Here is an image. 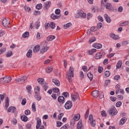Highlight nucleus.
<instances>
[{"label": "nucleus", "instance_id": "nucleus-50", "mask_svg": "<svg viewBox=\"0 0 129 129\" xmlns=\"http://www.w3.org/2000/svg\"><path fill=\"white\" fill-rule=\"evenodd\" d=\"M12 55H13V51H10L7 52L6 56L8 57H10L11 56H12Z\"/></svg>", "mask_w": 129, "mask_h": 129}, {"label": "nucleus", "instance_id": "nucleus-8", "mask_svg": "<svg viewBox=\"0 0 129 129\" xmlns=\"http://www.w3.org/2000/svg\"><path fill=\"white\" fill-rule=\"evenodd\" d=\"M64 107L66 109H70L72 107V102L70 100L68 101L64 105Z\"/></svg>", "mask_w": 129, "mask_h": 129}, {"label": "nucleus", "instance_id": "nucleus-25", "mask_svg": "<svg viewBox=\"0 0 129 129\" xmlns=\"http://www.w3.org/2000/svg\"><path fill=\"white\" fill-rule=\"evenodd\" d=\"M73 117L74 118V120H79L80 119V114H73Z\"/></svg>", "mask_w": 129, "mask_h": 129}, {"label": "nucleus", "instance_id": "nucleus-27", "mask_svg": "<svg viewBox=\"0 0 129 129\" xmlns=\"http://www.w3.org/2000/svg\"><path fill=\"white\" fill-rule=\"evenodd\" d=\"M26 89L27 90L28 93H29V94H32V86L30 85L27 86Z\"/></svg>", "mask_w": 129, "mask_h": 129}, {"label": "nucleus", "instance_id": "nucleus-14", "mask_svg": "<svg viewBox=\"0 0 129 129\" xmlns=\"http://www.w3.org/2000/svg\"><path fill=\"white\" fill-rule=\"evenodd\" d=\"M57 100L59 103H61L62 104L65 103V98L62 96H59L57 98Z\"/></svg>", "mask_w": 129, "mask_h": 129}, {"label": "nucleus", "instance_id": "nucleus-3", "mask_svg": "<svg viewBox=\"0 0 129 129\" xmlns=\"http://www.w3.org/2000/svg\"><path fill=\"white\" fill-rule=\"evenodd\" d=\"M12 81V77H4L0 79V84H6Z\"/></svg>", "mask_w": 129, "mask_h": 129}, {"label": "nucleus", "instance_id": "nucleus-44", "mask_svg": "<svg viewBox=\"0 0 129 129\" xmlns=\"http://www.w3.org/2000/svg\"><path fill=\"white\" fill-rule=\"evenodd\" d=\"M88 115H89V109H87L86 114H85V119H87L88 118Z\"/></svg>", "mask_w": 129, "mask_h": 129}, {"label": "nucleus", "instance_id": "nucleus-59", "mask_svg": "<svg viewBox=\"0 0 129 129\" xmlns=\"http://www.w3.org/2000/svg\"><path fill=\"white\" fill-rule=\"evenodd\" d=\"M98 21H99V22H103V18L102 17H101V16H99L98 17Z\"/></svg>", "mask_w": 129, "mask_h": 129}, {"label": "nucleus", "instance_id": "nucleus-2", "mask_svg": "<svg viewBox=\"0 0 129 129\" xmlns=\"http://www.w3.org/2000/svg\"><path fill=\"white\" fill-rule=\"evenodd\" d=\"M48 45V41H44L42 43L41 45L43 46L42 48L40 50V54H44L45 52H47L49 49V46H47Z\"/></svg>", "mask_w": 129, "mask_h": 129}, {"label": "nucleus", "instance_id": "nucleus-26", "mask_svg": "<svg viewBox=\"0 0 129 129\" xmlns=\"http://www.w3.org/2000/svg\"><path fill=\"white\" fill-rule=\"evenodd\" d=\"M50 17H51V18L52 19V20H56V19H60V17H61V16L60 15L57 16L54 14H52Z\"/></svg>", "mask_w": 129, "mask_h": 129}, {"label": "nucleus", "instance_id": "nucleus-18", "mask_svg": "<svg viewBox=\"0 0 129 129\" xmlns=\"http://www.w3.org/2000/svg\"><path fill=\"white\" fill-rule=\"evenodd\" d=\"M93 47L96 48V49H101L102 48V44L100 43H94L93 45Z\"/></svg>", "mask_w": 129, "mask_h": 129}, {"label": "nucleus", "instance_id": "nucleus-1", "mask_svg": "<svg viewBox=\"0 0 129 129\" xmlns=\"http://www.w3.org/2000/svg\"><path fill=\"white\" fill-rule=\"evenodd\" d=\"M66 77L67 79L68 80L69 82L71 83V82H72L71 78L74 77V70H73V67H70L69 72L67 73Z\"/></svg>", "mask_w": 129, "mask_h": 129}, {"label": "nucleus", "instance_id": "nucleus-36", "mask_svg": "<svg viewBox=\"0 0 129 129\" xmlns=\"http://www.w3.org/2000/svg\"><path fill=\"white\" fill-rule=\"evenodd\" d=\"M128 25V21H124L119 24L120 27H123L124 26H127Z\"/></svg>", "mask_w": 129, "mask_h": 129}, {"label": "nucleus", "instance_id": "nucleus-30", "mask_svg": "<svg viewBox=\"0 0 129 129\" xmlns=\"http://www.w3.org/2000/svg\"><path fill=\"white\" fill-rule=\"evenodd\" d=\"M122 61L121 60H118L116 64V69H119L121 67Z\"/></svg>", "mask_w": 129, "mask_h": 129}, {"label": "nucleus", "instance_id": "nucleus-16", "mask_svg": "<svg viewBox=\"0 0 129 129\" xmlns=\"http://www.w3.org/2000/svg\"><path fill=\"white\" fill-rule=\"evenodd\" d=\"M40 49H41V46H40V45H36L33 48V52L37 53V52H39V51H40Z\"/></svg>", "mask_w": 129, "mask_h": 129}, {"label": "nucleus", "instance_id": "nucleus-33", "mask_svg": "<svg viewBox=\"0 0 129 129\" xmlns=\"http://www.w3.org/2000/svg\"><path fill=\"white\" fill-rule=\"evenodd\" d=\"M87 77H88L89 79H90V81H92V79H93V75H92L91 72H89L87 74Z\"/></svg>", "mask_w": 129, "mask_h": 129}, {"label": "nucleus", "instance_id": "nucleus-29", "mask_svg": "<svg viewBox=\"0 0 129 129\" xmlns=\"http://www.w3.org/2000/svg\"><path fill=\"white\" fill-rule=\"evenodd\" d=\"M111 7H112L111 4L109 3L105 5V8H106V10H111Z\"/></svg>", "mask_w": 129, "mask_h": 129}, {"label": "nucleus", "instance_id": "nucleus-55", "mask_svg": "<svg viewBox=\"0 0 129 129\" xmlns=\"http://www.w3.org/2000/svg\"><path fill=\"white\" fill-rule=\"evenodd\" d=\"M25 114H26V115H29L31 114V111L29 109L26 110L25 111Z\"/></svg>", "mask_w": 129, "mask_h": 129}, {"label": "nucleus", "instance_id": "nucleus-17", "mask_svg": "<svg viewBox=\"0 0 129 129\" xmlns=\"http://www.w3.org/2000/svg\"><path fill=\"white\" fill-rule=\"evenodd\" d=\"M92 95L95 98H97L99 96V92L98 91H94L92 93Z\"/></svg>", "mask_w": 129, "mask_h": 129}, {"label": "nucleus", "instance_id": "nucleus-10", "mask_svg": "<svg viewBox=\"0 0 129 129\" xmlns=\"http://www.w3.org/2000/svg\"><path fill=\"white\" fill-rule=\"evenodd\" d=\"M27 78L26 76L16 79V82H21V83H22V82H25L26 80H27Z\"/></svg>", "mask_w": 129, "mask_h": 129}, {"label": "nucleus", "instance_id": "nucleus-12", "mask_svg": "<svg viewBox=\"0 0 129 129\" xmlns=\"http://www.w3.org/2000/svg\"><path fill=\"white\" fill-rule=\"evenodd\" d=\"M109 37L113 40H118V39H119V36H118L117 35H115L113 33H110Z\"/></svg>", "mask_w": 129, "mask_h": 129}, {"label": "nucleus", "instance_id": "nucleus-60", "mask_svg": "<svg viewBox=\"0 0 129 129\" xmlns=\"http://www.w3.org/2000/svg\"><path fill=\"white\" fill-rule=\"evenodd\" d=\"M119 79H120V76L119 75H116L114 77V80H118Z\"/></svg>", "mask_w": 129, "mask_h": 129}, {"label": "nucleus", "instance_id": "nucleus-19", "mask_svg": "<svg viewBox=\"0 0 129 129\" xmlns=\"http://www.w3.org/2000/svg\"><path fill=\"white\" fill-rule=\"evenodd\" d=\"M52 82L56 86H60V81H59V80H58V79H57L56 78L53 79Z\"/></svg>", "mask_w": 129, "mask_h": 129}, {"label": "nucleus", "instance_id": "nucleus-15", "mask_svg": "<svg viewBox=\"0 0 129 129\" xmlns=\"http://www.w3.org/2000/svg\"><path fill=\"white\" fill-rule=\"evenodd\" d=\"M16 110H17V108L14 106H10L8 109V112H12L13 113H14V112H16Z\"/></svg>", "mask_w": 129, "mask_h": 129}, {"label": "nucleus", "instance_id": "nucleus-38", "mask_svg": "<svg viewBox=\"0 0 129 129\" xmlns=\"http://www.w3.org/2000/svg\"><path fill=\"white\" fill-rule=\"evenodd\" d=\"M35 98L37 99V100H38V101H40V100L42 99V97L40 96L39 94H35Z\"/></svg>", "mask_w": 129, "mask_h": 129}, {"label": "nucleus", "instance_id": "nucleus-31", "mask_svg": "<svg viewBox=\"0 0 129 129\" xmlns=\"http://www.w3.org/2000/svg\"><path fill=\"white\" fill-rule=\"evenodd\" d=\"M21 119L22 121H28V117L25 115H23L21 116Z\"/></svg>", "mask_w": 129, "mask_h": 129}, {"label": "nucleus", "instance_id": "nucleus-5", "mask_svg": "<svg viewBox=\"0 0 129 129\" xmlns=\"http://www.w3.org/2000/svg\"><path fill=\"white\" fill-rule=\"evenodd\" d=\"M108 113L110 116H113V115H116L117 114V110H116L115 107H112L108 111Z\"/></svg>", "mask_w": 129, "mask_h": 129}, {"label": "nucleus", "instance_id": "nucleus-56", "mask_svg": "<svg viewBox=\"0 0 129 129\" xmlns=\"http://www.w3.org/2000/svg\"><path fill=\"white\" fill-rule=\"evenodd\" d=\"M26 103H27V101L26 100V98L23 99L21 102L22 105H26Z\"/></svg>", "mask_w": 129, "mask_h": 129}, {"label": "nucleus", "instance_id": "nucleus-4", "mask_svg": "<svg viewBox=\"0 0 129 129\" xmlns=\"http://www.w3.org/2000/svg\"><path fill=\"white\" fill-rule=\"evenodd\" d=\"M75 17L76 19H79L80 17H81L82 19H85V18H86V14H85L83 11L79 10H78L77 14L75 15Z\"/></svg>", "mask_w": 129, "mask_h": 129}, {"label": "nucleus", "instance_id": "nucleus-28", "mask_svg": "<svg viewBox=\"0 0 129 129\" xmlns=\"http://www.w3.org/2000/svg\"><path fill=\"white\" fill-rule=\"evenodd\" d=\"M108 2V0H102L101 2V6L102 8H105V5H106V2Z\"/></svg>", "mask_w": 129, "mask_h": 129}, {"label": "nucleus", "instance_id": "nucleus-45", "mask_svg": "<svg viewBox=\"0 0 129 129\" xmlns=\"http://www.w3.org/2000/svg\"><path fill=\"white\" fill-rule=\"evenodd\" d=\"M29 32H26L23 34V38H27L29 37Z\"/></svg>", "mask_w": 129, "mask_h": 129}, {"label": "nucleus", "instance_id": "nucleus-13", "mask_svg": "<svg viewBox=\"0 0 129 129\" xmlns=\"http://www.w3.org/2000/svg\"><path fill=\"white\" fill-rule=\"evenodd\" d=\"M126 120H127V118H126V117H122L119 122V125H123L124 124V123L126 122Z\"/></svg>", "mask_w": 129, "mask_h": 129}, {"label": "nucleus", "instance_id": "nucleus-21", "mask_svg": "<svg viewBox=\"0 0 129 129\" xmlns=\"http://www.w3.org/2000/svg\"><path fill=\"white\" fill-rule=\"evenodd\" d=\"M83 127L82 126V120H80L79 121L77 126V129H83Z\"/></svg>", "mask_w": 129, "mask_h": 129}, {"label": "nucleus", "instance_id": "nucleus-6", "mask_svg": "<svg viewBox=\"0 0 129 129\" xmlns=\"http://www.w3.org/2000/svg\"><path fill=\"white\" fill-rule=\"evenodd\" d=\"M42 121H41V119L40 118H37V122H36V129H45V127L44 125H41Z\"/></svg>", "mask_w": 129, "mask_h": 129}, {"label": "nucleus", "instance_id": "nucleus-51", "mask_svg": "<svg viewBox=\"0 0 129 129\" xmlns=\"http://www.w3.org/2000/svg\"><path fill=\"white\" fill-rule=\"evenodd\" d=\"M121 104H122L121 102V101H119V102H117L116 103L115 105H116V107H120V106H121Z\"/></svg>", "mask_w": 129, "mask_h": 129}, {"label": "nucleus", "instance_id": "nucleus-7", "mask_svg": "<svg viewBox=\"0 0 129 129\" xmlns=\"http://www.w3.org/2000/svg\"><path fill=\"white\" fill-rule=\"evenodd\" d=\"M104 55H105V52L101 51L96 53L95 55V57L96 59H100L102 57V56H104Z\"/></svg>", "mask_w": 129, "mask_h": 129}, {"label": "nucleus", "instance_id": "nucleus-22", "mask_svg": "<svg viewBox=\"0 0 129 129\" xmlns=\"http://www.w3.org/2000/svg\"><path fill=\"white\" fill-rule=\"evenodd\" d=\"M32 55H33V50L29 49L26 54L27 57H28V58H32Z\"/></svg>", "mask_w": 129, "mask_h": 129}, {"label": "nucleus", "instance_id": "nucleus-54", "mask_svg": "<svg viewBox=\"0 0 129 129\" xmlns=\"http://www.w3.org/2000/svg\"><path fill=\"white\" fill-rule=\"evenodd\" d=\"M62 124H63V123H62V122H61L60 121H57L56 123V126L57 127H59L61 126L62 125Z\"/></svg>", "mask_w": 129, "mask_h": 129}, {"label": "nucleus", "instance_id": "nucleus-49", "mask_svg": "<svg viewBox=\"0 0 129 129\" xmlns=\"http://www.w3.org/2000/svg\"><path fill=\"white\" fill-rule=\"evenodd\" d=\"M24 9L26 11V12H28V13L31 12V8L28 7L27 6H25Z\"/></svg>", "mask_w": 129, "mask_h": 129}, {"label": "nucleus", "instance_id": "nucleus-23", "mask_svg": "<svg viewBox=\"0 0 129 129\" xmlns=\"http://www.w3.org/2000/svg\"><path fill=\"white\" fill-rule=\"evenodd\" d=\"M9 105H10V100L9 99V97H7L6 98V100H5V108H8Z\"/></svg>", "mask_w": 129, "mask_h": 129}, {"label": "nucleus", "instance_id": "nucleus-48", "mask_svg": "<svg viewBox=\"0 0 129 129\" xmlns=\"http://www.w3.org/2000/svg\"><path fill=\"white\" fill-rule=\"evenodd\" d=\"M105 75L106 77H109L110 76V72L109 71H106L105 72Z\"/></svg>", "mask_w": 129, "mask_h": 129}, {"label": "nucleus", "instance_id": "nucleus-41", "mask_svg": "<svg viewBox=\"0 0 129 129\" xmlns=\"http://www.w3.org/2000/svg\"><path fill=\"white\" fill-rule=\"evenodd\" d=\"M72 100L74 101V102H75L76 100H77V97L75 96V95L72 94L71 95Z\"/></svg>", "mask_w": 129, "mask_h": 129}, {"label": "nucleus", "instance_id": "nucleus-37", "mask_svg": "<svg viewBox=\"0 0 129 129\" xmlns=\"http://www.w3.org/2000/svg\"><path fill=\"white\" fill-rule=\"evenodd\" d=\"M56 27V25L54 23V22H50L49 23V28L51 29H55Z\"/></svg>", "mask_w": 129, "mask_h": 129}, {"label": "nucleus", "instance_id": "nucleus-20", "mask_svg": "<svg viewBox=\"0 0 129 129\" xmlns=\"http://www.w3.org/2000/svg\"><path fill=\"white\" fill-rule=\"evenodd\" d=\"M104 18H105L106 22H107V23H110V22H111V19H110V17H109V16H108L107 14H104Z\"/></svg>", "mask_w": 129, "mask_h": 129}, {"label": "nucleus", "instance_id": "nucleus-64", "mask_svg": "<svg viewBox=\"0 0 129 129\" xmlns=\"http://www.w3.org/2000/svg\"><path fill=\"white\" fill-rule=\"evenodd\" d=\"M101 114L102 116H106V112H105V111H102L101 112Z\"/></svg>", "mask_w": 129, "mask_h": 129}, {"label": "nucleus", "instance_id": "nucleus-35", "mask_svg": "<svg viewBox=\"0 0 129 129\" xmlns=\"http://www.w3.org/2000/svg\"><path fill=\"white\" fill-rule=\"evenodd\" d=\"M40 87L37 86L36 87H35L34 88V92H35V94L39 93V92H40Z\"/></svg>", "mask_w": 129, "mask_h": 129}, {"label": "nucleus", "instance_id": "nucleus-40", "mask_svg": "<svg viewBox=\"0 0 129 129\" xmlns=\"http://www.w3.org/2000/svg\"><path fill=\"white\" fill-rule=\"evenodd\" d=\"M42 8H43V5H42L41 4H37V5L36 6V10H41V9H42Z\"/></svg>", "mask_w": 129, "mask_h": 129}, {"label": "nucleus", "instance_id": "nucleus-47", "mask_svg": "<svg viewBox=\"0 0 129 129\" xmlns=\"http://www.w3.org/2000/svg\"><path fill=\"white\" fill-rule=\"evenodd\" d=\"M69 127V124H66L63 126H62L60 129H68Z\"/></svg>", "mask_w": 129, "mask_h": 129}, {"label": "nucleus", "instance_id": "nucleus-58", "mask_svg": "<svg viewBox=\"0 0 129 129\" xmlns=\"http://www.w3.org/2000/svg\"><path fill=\"white\" fill-rule=\"evenodd\" d=\"M60 12H61V10H60L59 9H57L55 11V14L56 15H60Z\"/></svg>", "mask_w": 129, "mask_h": 129}, {"label": "nucleus", "instance_id": "nucleus-34", "mask_svg": "<svg viewBox=\"0 0 129 129\" xmlns=\"http://www.w3.org/2000/svg\"><path fill=\"white\" fill-rule=\"evenodd\" d=\"M46 73H51L53 71V68L52 67H49L46 69Z\"/></svg>", "mask_w": 129, "mask_h": 129}, {"label": "nucleus", "instance_id": "nucleus-32", "mask_svg": "<svg viewBox=\"0 0 129 129\" xmlns=\"http://www.w3.org/2000/svg\"><path fill=\"white\" fill-rule=\"evenodd\" d=\"M37 81L39 84L43 85V84H44V81H45V80L43 78H39L37 79Z\"/></svg>", "mask_w": 129, "mask_h": 129}, {"label": "nucleus", "instance_id": "nucleus-42", "mask_svg": "<svg viewBox=\"0 0 129 129\" xmlns=\"http://www.w3.org/2000/svg\"><path fill=\"white\" fill-rule=\"evenodd\" d=\"M72 26V24L71 23H69L64 25V29H68V28L71 27Z\"/></svg>", "mask_w": 129, "mask_h": 129}, {"label": "nucleus", "instance_id": "nucleus-39", "mask_svg": "<svg viewBox=\"0 0 129 129\" xmlns=\"http://www.w3.org/2000/svg\"><path fill=\"white\" fill-rule=\"evenodd\" d=\"M32 109L33 111H37V109H36V103L33 102L32 105Z\"/></svg>", "mask_w": 129, "mask_h": 129}, {"label": "nucleus", "instance_id": "nucleus-62", "mask_svg": "<svg viewBox=\"0 0 129 129\" xmlns=\"http://www.w3.org/2000/svg\"><path fill=\"white\" fill-rule=\"evenodd\" d=\"M41 12L40 11H35L34 13V16H39V15H40Z\"/></svg>", "mask_w": 129, "mask_h": 129}, {"label": "nucleus", "instance_id": "nucleus-43", "mask_svg": "<svg viewBox=\"0 0 129 129\" xmlns=\"http://www.w3.org/2000/svg\"><path fill=\"white\" fill-rule=\"evenodd\" d=\"M98 71L99 73H102L103 72V68L100 66H99L98 68Z\"/></svg>", "mask_w": 129, "mask_h": 129}, {"label": "nucleus", "instance_id": "nucleus-61", "mask_svg": "<svg viewBox=\"0 0 129 129\" xmlns=\"http://www.w3.org/2000/svg\"><path fill=\"white\" fill-rule=\"evenodd\" d=\"M91 125H92V126H95V125H96V124H95V120H92V121H91Z\"/></svg>", "mask_w": 129, "mask_h": 129}, {"label": "nucleus", "instance_id": "nucleus-24", "mask_svg": "<svg viewBox=\"0 0 129 129\" xmlns=\"http://www.w3.org/2000/svg\"><path fill=\"white\" fill-rule=\"evenodd\" d=\"M55 38H56V37H55V36L49 35V36L47 37V40H45V41H47L48 43V41H52V40H55Z\"/></svg>", "mask_w": 129, "mask_h": 129}, {"label": "nucleus", "instance_id": "nucleus-11", "mask_svg": "<svg viewBox=\"0 0 129 129\" xmlns=\"http://www.w3.org/2000/svg\"><path fill=\"white\" fill-rule=\"evenodd\" d=\"M51 7V2L50 1L46 2L44 3V10L45 11H47V10L49 9V8Z\"/></svg>", "mask_w": 129, "mask_h": 129}, {"label": "nucleus", "instance_id": "nucleus-9", "mask_svg": "<svg viewBox=\"0 0 129 129\" xmlns=\"http://www.w3.org/2000/svg\"><path fill=\"white\" fill-rule=\"evenodd\" d=\"M2 24L3 26L5 27V28H10V26H9V25H10V21L8 20V19L5 18L3 20Z\"/></svg>", "mask_w": 129, "mask_h": 129}, {"label": "nucleus", "instance_id": "nucleus-57", "mask_svg": "<svg viewBox=\"0 0 129 129\" xmlns=\"http://www.w3.org/2000/svg\"><path fill=\"white\" fill-rule=\"evenodd\" d=\"M53 91L55 93H58V92L60 91V90H59V88H54L53 89Z\"/></svg>", "mask_w": 129, "mask_h": 129}, {"label": "nucleus", "instance_id": "nucleus-53", "mask_svg": "<svg viewBox=\"0 0 129 129\" xmlns=\"http://www.w3.org/2000/svg\"><path fill=\"white\" fill-rule=\"evenodd\" d=\"M62 95H63L64 97H68V96H69V93H68V92H64L62 93Z\"/></svg>", "mask_w": 129, "mask_h": 129}, {"label": "nucleus", "instance_id": "nucleus-46", "mask_svg": "<svg viewBox=\"0 0 129 129\" xmlns=\"http://www.w3.org/2000/svg\"><path fill=\"white\" fill-rule=\"evenodd\" d=\"M48 87H49L48 86V85H47V84L42 85V88H43V90H44V91H47V89H48Z\"/></svg>", "mask_w": 129, "mask_h": 129}, {"label": "nucleus", "instance_id": "nucleus-52", "mask_svg": "<svg viewBox=\"0 0 129 129\" xmlns=\"http://www.w3.org/2000/svg\"><path fill=\"white\" fill-rule=\"evenodd\" d=\"M63 115H64L63 113H61L58 114V120H61V119H62V117H63Z\"/></svg>", "mask_w": 129, "mask_h": 129}, {"label": "nucleus", "instance_id": "nucleus-63", "mask_svg": "<svg viewBox=\"0 0 129 129\" xmlns=\"http://www.w3.org/2000/svg\"><path fill=\"white\" fill-rule=\"evenodd\" d=\"M109 83H110V80H106L105 82V86H107Z\"/></svg>", "mask_w": 129, "mask_h": 129}]
</instances>
